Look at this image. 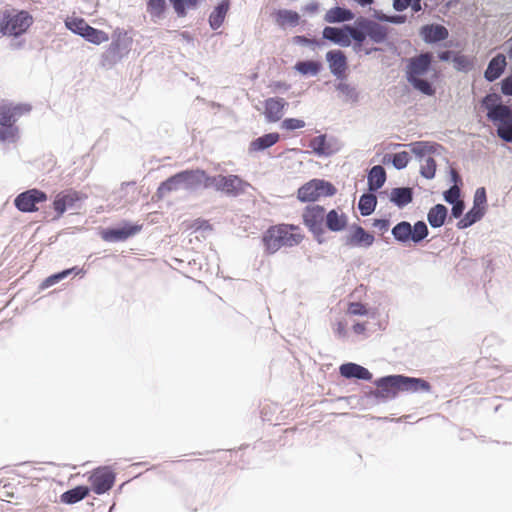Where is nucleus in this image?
Returning <instances> with one entry per match:
<instances>
[{
  "mask_svg": "<svg viewBox=\"0 0 512 512\" xmlns=\"http://www.w3.org/2000/svg\"><path fill=\"white\" fill-rule=\"evenodd\" d=\"M305 234L300 226L294 224H276L269 227L262 236L265 250L274 254L282 247H294L302 243Z\"/></svg>",
  "mask_w": 512,
  "mask_h": 512,
  "instance_id": "nucleus-1",
  "label": "nucleus"
},
{
  "mask_svg": "<svg viewBox=\"0 0 512 512\" xmlns=\"http://www.w3.org/2000/svg\"><path fill=\"white\" fill-rule=\"evenodd\" d=\"M487 118L497 126L498 136L506 142L512 141V108L501 103L498 94L491 93L482 100Z\"/></svg>",
  "mask_w": 512,
  "mask_h": 512,
  "instance_id": "nucleus-2",
  "label": "nucleus"
},
{
  "mask_svg": "<svg viewBox=\"0 0 512 512\" xmlns=\"http://www.w3.org/2000/svg\"><path fill=\"white\" fill-rule=\"evenodd\" d=\"M33 18L26 11L12 13L5 10L0 15V33L9 36H20L32 25Z\"/></svg>",
  "mask_w": 512,
  "mask_h": 512,
  "instance_id": "nucleus-3",
  "label": "nucleus"
},
{
  "mask_svg": "<svg viewBox=\"0 0 512 512\" xmlns=\"http://www.w3.org/2000/svg\"><path fill=\"white\" fill-rule=\"evenodd\" d=\"M249 184L237 175H215L206 179L205 188L213 187L226 195L237 197L244 193Z\"/></svg>",
  "mask_w": 512,
  "mask_h": 512,
  "instance_id": "nucleus-4",
  "label": "nucleus"
},
{
  "mask_svg": "<svg viewBox=\"0 0 512 512\" xmlns=\"http://www.w3.org/2000/svg\"><path fill=\"white\" fill-rule=\"evenodd\" d=\"M336 188L328 181L312 179L303 184L297 191V199L301 202H315L322 197L333 196Z\"/></svg>",
  "mask_w": 512,
  "mask_h": 512,
  "instance_id": "nucleus-5",
  "label": "nucleus"
},
{
  "mask_svg": "<svg viewBox=\"0 0 512 512\" xmlns=\"http://www.w3.org/2000/svg\"><path fill=\"white\" fill-rule=\"evenodd\" d=\"M392 235L401 243H419L428 235V227L425 222L418 221L411 226L407 221H402L392 228Z\"/></svg>",
  "mask_w": 512,
  "mask_h": 512,
  "instance_id": "nucleus-6",
  "label": "nucleus"
},
{
  "mask_svg": "<svg viewBox=\"0 0 512 512\" xmlns=\"http://www.w3.org/2000/svg\"><path fill=\"white\" fill-rule=\"evenodd\" d=\"M355 29L362 35L361 40L356 41L358 48L362 46L367 37L374 43H382L388 35V30L384 25L364 17L355 21Z\"/></svg>",
  "mask_w": 512,
  "mask_h": 512,
  "instance_id": "nucleus-7",
  "label": "nucleus"
},
{
  "mask_svg": "<svg viewBox=\"0 0 512 512\" xmlns=\"http://www.w3.org/2000/svg\"><path fill=\"white\" fill-rule=\"evenodd\" d=\"M323 37L343 47H348L351 40L360 41L362 35L356 31L355 26L345 25L342 28L327 26L323 30Z\"/></svg>",
  "mask_w": 512,
  "mask_h": 512,
  "instance_id": "nucleus-8",
  "label": "nucleus"
},
{
  "mask_svg": "<svg viewBox=\"0 0 512 512\" xmlns=\"http://www.w3.org/2000/svg\"><path fill=\"white\" fill-rule=\"evenodd\" d=\"M143 228L142 224L124 223L119 228H107L100 232L101 238L106 242H121L134 237Z\"/></svg>",
  "mask_w": 512,
  "mask_h": 512,
  "instance_id": "nucleus-9",
  "label": "nucleus"
},
{
  "mask_svg": "<svg viewBox=\"0 0 512 512\" xmlns=\"http://www.w3.org/2000/svg\"><path fill=\"white\" fill-rule=\"evenodd\" d=\"M47 195L38 189H30L19 194L14 201L15 206L22 212H33L38 210V203L45 202Z\"/></svg>",
  "mask_w": 512,
  "mask_h": 512,
  "instance_id": "nucleus-10",
  "label": "nucleus"
},
{
  "mask_svg": "<svg viewBox=\"0 0 512 512\" xmlns=\"http://www.w3.org/2000/svg\"><path fill=\"white\" fill-rule=\"evenodd\" d=\"M325 209L320 205H309L305 207L302 214L304 225L313 233L323 231Z\"/></svg>",
  "mask_w": 512,
  "mask_h": 512,
  "instance_id": "nucleus-11",
  "label": "nucleus"
},
{
  "mask_svg": "<svg viewBox=\"0 0 512 512\" xmlns=\"http://www.w3.org/2000/svg\"><path fill=\"white\" fill-rule=\"evenodd\" d=\"M89 482L91 489L100 495L112 488L115 482V475L107 468H99L90 475Z\"/></svg>",
  "mask_w": 512,
  "mask_h": 512,
  "instance_id": "nucleus-12",
  "label": "nucleus"
},
{
  "mask_svg": "<svg viewBox=\"0 0 512 512\" xmlns=\"http://www.w3.org/2000/svg\"><path fill=\"white\" fill-rule=\"evenodd\" d=\"M86 196L74 189H67L59 192L53 201V208L60 217L68 208H72L77 202L83 200Z\"/></svg>",
  "mask_w": 512,
  "mask_h": 512,
  "instance_id": "nucleus-13",
  "label": "nucleus"
},
{
  "mask_svg": "<svg viewBox=\"0 0 512 512\" xmlns=\"http://www.w3.org/2000/svg\"><path fill=\"white\" fill-rule=\"evenodd\" d=\"M288 102L281 97H270L264 101V116L270 123H275L281 120L284 115Z\"/></svg>",
  "mask_w": 512,
  "mask_h": 512,
  "instance_id": "nucleus-14",
  "label": "nucleus"
},
{
  "mask_svg": "<svg viewBox=\"0 0 512 512\" xmlns=\"http://www.w3.org/2000/svg\"><path fill=\"white\" fill-rule=\"evenodd\" d=\"M178 177L182 188L185 189H194L199 186L205 188L206 179L209 178L206 172L200 169L181 171L178 173Z\"/></svg>",
  "mask_w": 512,
  "mask_h": 512,
  "instance_id": "nucleus-15",
  "label": "nucleus"
},
{
  "mask_svg": "<svg viewBox=\"0 0 512 512\" xmlns=\"http://www.w3.org/2000/svg\"><path fill=\"white\" fill-rule=\"evenodd\" d=\"M30 110L25 105H0V126L14 125L17 118Z\"/></svg>",
  "mask_w": 512,
  "mask_h": 512,
  "instance_id": "nucleus-16",
  "label": "nucleus"
},
{
  "mask_svg": "<svg viewBox=\"0 0 512 512\" xmlns=\"http://www.w3.org/2000/svg\"><path fill=\"white\" fill-rule=\"evenodd\" d=\"M431 64V55L429 53L421 54L412 58L408 65V79L423 76Z\"/></svg>",
  "mask_w": 512,
  "mask_h": 512,
  "instance_id": "nucleus-17",
  "label": "nucleus"
},
{
  "mask_svg": "<svg viewBox=\"0 0 512 512\" xmlns=\"http://www.w3.org/2000/svg\"><path fill=\"white\" fill-rule=\"evenodd\" d=\"M448 35L447 28L439 24L424 25L420 29V36L426 43H435L445 40Z\"/></svg>",
  "mask_w": 512,
  "mask_h": 512,
  "instance_id": "nucleus-18",
  "label": "nucleus"
},
{
  "mask_svg": "<svg viewBox=\"0 0 512 512\" xmlns=\"http://www.w3.org/2000/svg\"><path fill=\"white\" fill-rule=\"evenodd\" d=\"M327 61L329 63V67L331 72L337 76L341 77L347 68L346 56L342 51H329L326 54Z\"/></svg>",
  "mask_w": 512,
  "mask_h": 512,
  "instance_id": "nucleus-19",
  "label": "nucleus"
},
{
  "mask_svg": "<svg viewBox=\"0 0 512 512\" xmlns=\"http://www.w3.org/2000/svg\"><path fill=\"white\" fill-rule=\"evenodd\" d=\"M229 9L230 0H221V2L214 7L208 19L209 25L213 30H217L222 26Z\"/></svg>",
  "mask_w": 512,
  "mask_h": 512,
  "instance_id": "nucleus-20",
  "label": "nucleus"
},
{
  "mask_svg": "<svg viewBox=\"0 0 512 512\" xmlns=\"http://www.w3.org/2000/svg\"><path fill=\"white\" fill-rule=\"evenodd\" d=\"M506 66V57L503 54L496 55L490 60L488 64V67L484 73L485 78L490 82L498 79L504 72Z\"/></svg>",
  "mask_w": 512,
  "mask_h": 512,
  "instance_id": "nucleus-21",
  "label": "nucleus"
},
{
  "mask_svg": "<svg viewBox=\"0 0 512 512\" xmlns=\"http://www.w3.org/2000/svg\"><path fill=\"white\" fill-rule=\"evenodd\" d=\"M324 221L326 227L333 232L342 231L347 226L346 215L343 212L336 209H332L328 213L325 212Z\"/></svg>",
  "mask_w": 512,
  "mask_h": 512,
  "instance_id": "nucleus-22",
  "label": "nucleus"
},
{
  "mask_svg": "<svg viewBox=\"0 0 512 512\" xmlns=\"http://www.w3.org/2000/svg\"><path fill=\"white\" fill-rule=\"evenodd\" d=\"M340 374L345 378H357L362 380H370L372 374L363 366L355 363H346L340 366Z\"/></svg>",
  "mask_w": 512,
  "mask_h": 512,
  "instance_id": "nucleus-23",
  "label": "nucleus"
},
{
  "mask_svg": "<svg viewBox=\"0 0 512 512\" xmlns=\"http://www.w3.org/2000/svg\"><path fill=\"white\" fill-rule=\"evenodd\" d=\"M373 242L374 236L366 232L361 226L355 227L347 238V244L350 246L369 247Z\"/></svg>",
  "mask_w": 512,
  "mask_h": 512,
  "instance_id": "nucleus-24",
  "label": "nucleus"
},
{
  "mask_svg": "<svg viewBox=\"0 0 512 512\" xmlns=\"http://www.w3.org/2000/svg\"><path fill=\"white\" fill-rule=\"evenodd\" d=\"M402 375L388 376L376 382L377 387L388 395H396L401 391Z\"/></svg>",
  "mask_w": 512,
  "mask_h": 512,
  "instance_id": "nucleus-25",
  "label": "nucleus"
},
{
  "mask_svg": "<svg viewBox=\"0 0 512 512\" xmlns=\"http://www.w3.org/2000/svg\"><path fill=\"white\" fill-rule=\"evenodd\" d=\"M430 389L431 385L426 380L402 376L401 391L428 392Z\"/></svg>",
  "mask_w": 512,
  "mask_h": 512,
  "instance_id": "nucleus-26",
  "label": "nucleus"
},
{
  "mask_svg": "<svg viewBox=\"0 0 512 512\" xmlns=\"http://www.w3.org/2000/svg\"><path fill=\"white\" fill-rule=\"evenodd\" d=\"M274 15L276 23L282 28L287 26L294 27L298 25L300 20L299 14L292 10L280 9Z\"/></svg>",
  "mask_w": 512,
  "mask_h": 512,
  "instance_id": "nucleus-27",
  "label": "nucleus"
},
{
  "mask_svg": "<svg viewBox=\"0 0 512 512\" xmlns=\"http://www.w3.org/2000/svg\"><path fill=\"white\" fill-rule=\"evenodd\" d=\"M279 139L280 135L278 133H268L253 140L250 143L249 149L252 152L261 151L275 145Z\"/></svg>",
  "mask_w": 512,
  "mask_h": 512,
  "instance_id": "nucleus-28",
  "label": "nucleus"
},
{
  "mask_svg": "<svg viewBox=\"0 0 512 512\" xmlns=\"http://www.w3.org/2000/svg\"><path fill=\"white\" fill-rule=\"evenodd\" d=\"M385 181V169L380 165L373 166L368 174L369 189L371 191H376L384 185Z\"/></svg>",
  "mask_w": 512,
  "mask_h": 512,
  "instance_id": "nucleus-29",
  "label": "nucleus"
},
{
  "mask_svg": "<svg viewBox=\"0 0 512 512\" xmlns=\"http://www.w3.org/2000/svg\"><path fill=\"white\" fill-rule=\"evenodd\" d=\"M324 19L328 23H338L354 19V14L349 9L334 7L326 12Z\"/></svg>",
  "mask_w": 512,
  "mask_h": 512,
  "instance_id": "nucleus-30",
  "label": "nucleus"
},
{
  "mask_svg": "<svg viewBox=\"0 0 512 512\" xmlns=\"http://www.w3.org/2000/svg\"><path fill=\"white\" fill-rule=\"evenodd\" d=\"M446 217L447 208L442 204H437L432 207L427 215L429 224L434 228L441 227L444 224Z\"/></svg>",
  "mask_w": 512,
  "mask_h": 512,
  "instance_id": "nucleus-31",
  "label": "nucleus"
},
{
  "mask_svg": "<svg viewBox=\"0 0 512 512\" xmlns=\"http://www.w3.org/2000/svg\"><path fill=\"white\" fill-rule=\"evenodd\" d=\"M390 199L393 203H395L398 207H404L412 202L413 193L412 189L408 187L404 188H394L391 191Z\"/></svg>",
  "mask_w": 512,
  "mask_h": 512,
  "instance_id": "nucleus-32",
  "label": "nucleus"
},
{
  "mask_svg": "<svg viewBox=\"0 0 512 512\" xmlns=\"http://www.w3.org/2000/svg\"><path fill=\"white\" fill-rule=\"evenodd\" d=\"M309 147L318 155H330L334 152L327 142L326 135H319L311 139Z\"/></svg>",
  "mask_w": 512,
  "mask_h": 512,
  "instance_id": "nucleus-33",
  "label": "nucleus"
},
{
  "mask_svg": "<svg viewBox=\"0 0 512 512\" xmlns=\"http://www.w3.org/2000/svg\"><path fill=\"white\" fill-rule=\"evenodd\" d=\"M175 13L179 17H185L189 10L198 8L201 0H169Z\"/></svg>",
  "mask_w": 512,
  "mask_h": 512,
  "instance_id": "nucleus-34",
  "label": "nucleus"
},
{
  "mask_svg": "<svg viewBox=\"0 0 512 512\" xmlns=\"http://www.w3.org/2000/svg\"><path fill=\"white\" fill-rule=\"evenodd\" d=\"M65 26L67 27V29H69L77 35H80L81 37L90 27V25L85 21V19L77 16L67 17L65 19Z\"/></svg>",
  "mask_w": 512,
  "mask_h": 512,
  "instance_id": "nucleus-35",
  "label": "nucleus"
},
{
  "mask_svg": "<svg viewBox=\"0 0 512 512\" xmlns=\"http://www.w3.org/2000/svg\"><path fill=\"white\" fill-rule=\"evenodd\" d=\"M484 213V210L473 206L465 214V216L462 219H460V221L457 223V227L459 229H464L473 225L475 222L479 221L483 217Z\"/></svg>",
  "mask_w": 512,
  "mask_h": 512,
  "instance_id": "nucleus-36",
  "label": "nucleus"
},
{
  "mask_svg": "<svg viewBox=\"0 0 512 512\" xmlns=\"http://www.w3.org/2000/svg\"><path fill=\"white\" fill-rule=\"evenodd\" d=\"M89 494V488L86 486H77L62 495V501L68 504L76 503L84 499Z\"/></svg>",
  "mask_w": 512,
  "mask_h": 512,
  "instance_id": "nucleus-37",
  "label": "nucleus"
},
{
  "mask_svg": "<svg viewBox=\"0 0 512 512\" xmlns=\"http://www.w3.org/2000/svg\"><path fill=\"white\" fill-rule=\"evenodd\" d=\"M182 188L181 182L178 177V173L169 177L167 180L162 182L160 186L158 187L157 194L160 197L165 196L166 194L178 190Z\"/></svg>",
  "mask_w": 512,
  "mask_h": 512,
  "instance_id": "nucleus-38",
  "label": "nucleus"
},
{
  "mask_svg": "<svg viewBox=\"0 0 512 512\" xmlns=\"http://www.w3.org/2000/svg\"><path fill=\"white\" fill-rule=\"evenodd\" d=\"M82 37L86 41L95 45H100L101 43L107 42L109 40V35L106 32L93 28L92 26L86 30Z\"/></svg>",
  "mask_w": 512,
  "mask_h": 512,
  "instance_id": "nucleus-39",
  "label": "nucleus"
},
{
  "mask_svg": "<svg viewBox=\"0 0 512 512\" xmlns=\"http://www.w3.org/2000/svg\"><path fill=\"white\" fill-rule=\"evenodd\" d=\"M376 204H377V199H376L375 195H373V194L362 195L360 197L359 204H358L361 215H363V216L370 215L374 211Z\"/></svg>",
  "mask_w": 512,
  "mask_h": 512,
  "instance_id": "nucleus-40",
  "label": "nucleus"
},
{
  "mask_svg": "<svg viewBox=\"0 0 512 512\" xmlns=\"http://www.w3.org/2000/svg\"><path fill=\"white\" fill-rule=\"evenodd\" d=\"M321 67V63L317 61H300L295 65V69L303 75H317Z\"/></svg>",
  "mask_w": 512,
  "mask_h": 512,
  "instance_id": "nucleus-41",
  "label": "nucleus"
},
{
  "mask_svg": "<svg viewBox=\"0 0 512 512\" xmlns=\"http://www.w3.org/2000/svg\"><path fill=\"white\" fill-rule=\"evenodd\" d=\"M411 151L417 156H425L436 151L437 144L428 141H418L411 145Z\"/></svg>",
  "mask_w": 512,
  "mask_h": 512,
  "instance_id": "nucleus-42",
  "label": "nucleus"
},
{
  "mask_svg": "<svg viewBox=\"0 0 512 512\" xmlns=\"http://www.w3.org/2000/svg\"><path fill=\"white\" fill-rule=\"evenodd\" d=\"M166 9L165 0H148L147 12L151 17L160 18Z\"/></svg>",
  "mask_w": 512,
  "mask_h": 512,
  "instance_id": "nucleus-43",
  "label": "nucleus"
},
{
  "mask_svg": "<svg viewBox=\"0 0 512 512\" xmlns=\"http://www.w3.org/2000/svg\"><path fill=\"white\" fill-rule=\"evenodd\" d=\"M408 81L413 85L415 89L419 90L425 95L432 96L435 93V90L431 84L428 81L421 79V77L408 79Z\"/></svg>",
  "mask_w": 512,
  "mask_h": 512,
  "instance_id": "nucleus-44",
  "label": "nucleus"
},
{
  "mask_svg": "<svg viewBox=\"0 0 512 512\" xmlns=\"http://www.w3.org/2000/svg\"><path fill=\"white\" fill-rule=\"evenodd\" d=\"M18 136V128L14 125L0 127V142H15Z\"/></svg>",
  "mask_w": 512,
  "mask_h": 512,
  "instance_id": "nucleus-45",
  "label": "nucleus"
},
{
  "mask_svg": "<svg viewBox=\"0 0 512 512\" xmlns=\"http://www.w3.org/2000/svg\"><path fill=\"white\" fill-rule=\"evenodd\" d=\"M436 172V162L432 157H428L421 165V175L427 179H432Z\"/></svg>",
  "mask_w": 512,
  "mask_h": 512,
  "instance_id": "nucleus-46",
  "label": "nucleus"
},
{
  "mask_svg": "<svg viewBox=\"0 0 512 512\" xmlns=\"http://www.w3.org/2000/svg\"><path fill=\"white\" fill-rule=\"evenodd\" d=\"M453 62L455 68L460 71H469L473 67V62L465 55H455Z\"/></svg>",
  "mask_w": 512,
  "mask_h": 512,
  "instance_id": "nucleus-47",
  "label": "nucleus"
},
{
  "mask_svg": "<svg viewBox=\"0 0 512 512\" xmlns=\"http://www.w3.org/2000/svg\"><path fill=\"white\" fill-rule=\"evenodd\" d=\"M70 273H71V270L67 269V270H64V271H62L60 273H57V274H54V275H51V276L47 277L42 282L41 288L42 289H46V288H48V287L58 283L59 281H61L65 277H67Z\"/></svg>",
  "mask_w": 512,
  "mask_h": 512,
  "instance_id": "nucleus-48",
  "label": "nucleus"
},
{
  "mask_svg": "<svg viewBox=\"0 0 512 512\" xmlns=\"http://www.w3.org/2000/svg\"><path fill=\"white\" fill-rule=\"evenodd\" d=\"M409 160L408 152L402 151L393 155L392 163L396 169H403L408 165Z\"/></svg>",
  "mask_w": 512,
  "mask_h": 512,
  "instance_id": "nucleus-49",
  "label": "nucleus"
},
{
  "mask_svg": "<svg viewBox=\"0 0 512 512\" xmlns=\"http://www.w3.org/2000/svg\"><path fill=\"white\" fill-rule=\"evenodd\" d=\"M486 202H487L486 190L484 187H480L475 191L473 206L485 211Z\"/></svg>",
  "mask_w": 512,
  "mask_h": 512,
  "instance_id": "nucleus-50",
  "label": "nucleus"
},
{
  "mask_svg": "<svg viewBox=\"0 0 512 512\" xmlns=\"http://www.w3.org/2000/svg\"><path fill=\"white\" fill-rule=\"evenodd\" d=\"M305 126V122L301 119L296 118H287L282 121L281 128L291 131L296 129H301Z\"/></svg>",
  "mask_w": 512,
  "mask_h": 512,
  "instance_id": "nucleus-51",
  "label": "nucleus"
},
{
  "mask_svg": "<svg viewBox=\"0 0 512 512\" xmlns=\"http://www.w3.org/2000/svg\"><path fill=\"white\" fill-rule=\"evenodd\" d=\"M347 312L350 315H366L368 313V309L360 302H351L348 305Z\"/></svg>",
  "mask_w": 512,
  "mask_h": 512,
  "instance_id": "nucleus-52",
  "label": "nucleus"
},
{
  "mask_svg": "<svg viewBox=\"0 0 512 512\" xmlns=\"http://www.w3.org/2000/svg\"><path fill=\"white\" fill-rule=\"evenodd\" d=\"M460 188L457 184L453 185L448 191L445 192L444 198L448 203L459 201Z\"/></svg>",
  "mask_w": 512,
  "mask_h": 512,
  "instance_id": "nucleus-53",
  "label": "nucleus"
},
{
  "mask_svg": "<svg viewBox=\"0 0 512 512\" xmlns=\"http://www.w3.org/2000/svg\"><path fill=\"white\" fill-rule=\"evenodd\" d=\"M373 227L378 229L381 233H385L390 227V222L387 219H375Z\"/></svg>",
  "mask_w": 512,
  "mask_h": 512,
  "instance_id": "nucleus-54",
  "label": "nucleus"
},
{
  "mask_svg": "<svg viewBox=\"0 0 512 512\" xmlns=\"http://www.w3.org/2000/svg\"><path fill=\"white\" fill-rule=\"evenodd\" d=\"M452 204V216L455 218H459L462 215L465 208L464 202L462 200H459Z\"/></svg>",
  "mask_w": 512,
  "mask_h": 512,
  "instance_id": "nucleus-55",
  "label": "nucleus"
},
{
  "mask_svg": "<svg viewBox=\"0 0 512 512\" xmlns=\"http://www.w3.org/2000/svg\"><path fill=\"white\" fill-rule=\"evenodd\" d=\"M501 90L505 95H512V75L502 81Z\"/></svg>",
  "mask_w": 512,
  "mask_h": 512,
  "instance_id": "nucleus-56",
  "label": "nucleus"
},
{
  "mask_svg": "<svg viewBox=\"0 0 512 512\" xmlns=\"http://www.w3.org/2000/svg\"><path fill=\"white\" fill-rule=\"evenodd\" d=\"M413 0H393V7L396 11H404L407 9Z\"/></svg>",
  "mask_w": 512,
  "mask_h": 512,
  "instance_id": "nucleus-57",
  "label": "nucleus"
},
{
  "mask_svg": "<svg viewBox=\"0 0 512 512\" xmlns=\"http://www.w3.org/2000/svg\"><path fill=\"white\" fill-rule=\"evenodd\" d=\"M209 227V223L208 221L206 220H200V219H197L195 220L191 225H190V228L191 229H194V230H199L201 228H208Z\"/></svg>",
  "mask_w": 512,
  "mask_h": 512,
  "instance_id": "nucleus-58",
  "label": "nucleus"
},
{
  "mask_svg": "<svg viewBox=\"0 0 512 512\" xmlns=\"http://www.w3.org/2000/svg\"><path fill=\"white\" fill-rule=\"evenodd\" d=\"M335 332L340 337L346 336V324L344 322H342V321H339L336 324Z\"/></svg>",
  "mask_w": 512,
  "mask_h": 512,
  "instance_id": "nucleus-59",
  "label": "nucleus"
},
{
  "mask_svg": "<svg viewBox=\"0 0 512 512\" xmlns=\"http://www.w3.org/2000/svg\"><path fill=\"white\" fill-rule=\"evenodd\" d=\"M353 331L356 334H363L366 331V324L365 323H356L353 325Z\"/></svg>",
  "mask_w": 512,
  "mask_h": 512,
  "instance_id": "nucleus-60",
  "label": "nucleus"
},
{
  "mask_svg": "<svg viewBox=\"0 0 512 512\" xmlns=\"http://www.w3.org/2000/svg\"><path fill=\"white\" fill-rule=\"evenodd\" d=\"M410 6L414 12H419L422 9L421 0H413Z\"/></svg>",
  "mask_w": 512,
  "mask_h": 512,
  "instance_id": "nucleus-61",
  "label": "nucleus"
},
{
  "mask_svg": "<svg viewBox=\"0 0 512 512\" xmlns=\"http://www.w3.org/2000/svg\"><path fill=\"white\" fill-rule=\"evenodd\" d=\"M439 58L441 60H448L450 58V52L449 51H445V52H442L440 55H439Z\"/></svg>",
  "mask_w": 512,
  "mask_h": 512,
  "instance_id": "nucleus-62",
  "label": "nucleus"
},
{
  "mask_svg": "<svg viewBox=\"0 0 512 512\" xmlns=\"http://www.w3.org/2000/svg\"><path fill=\"white\" fill-rule=\"evenodd\" d=\"M274 87L275 89H288V85H286L285 83H281V82H277L274 84Z\"/></svg>",
  "mask_w": 512,
  "mask_h": 512,
  "instance_id": "nucleus-63",
  "label": "nucleus"
},
{
  "mask_svg": "<svg viewBox=\"0 0 512 512\" xmlns=\"http://www.w3.org/2000/svg\"><path fill=\"white\" fill-rule=\"evenodd\" d=\"M508 43L510 44V47L508 50V56L510 59H512V37L508 40Z\"/></svg>",
  "mask_w": 512,
  "mask_h": 512,
  "instance_id": "nucleus-64",
  "label": "nucleus"
}]
</instances>
